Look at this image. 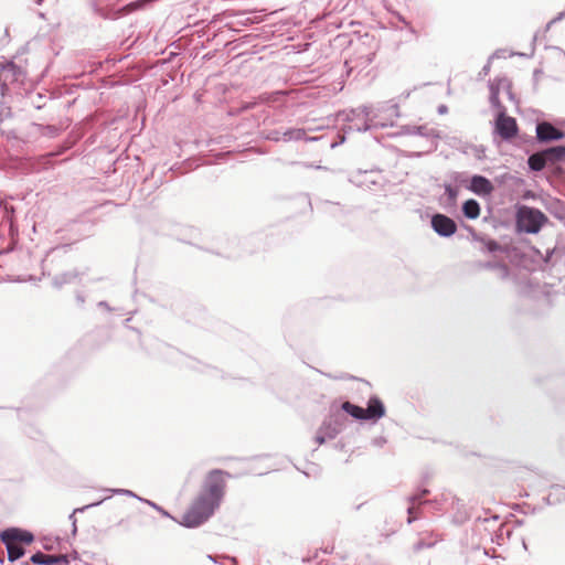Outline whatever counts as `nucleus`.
Returning <instances> with one entry per match:
<instances>
[{
    "mask_svg": "<svg viewBox=\"0 0 565 565\" xmlns=\"http://www.w3.org/2000/svg\"><path fill=\"white\" fill-rule=\"evenodd\" d=\"M536 137L541 142H550L563 139L564 132L551 122L542 121L536 125Z\"/></svg>",
    "mask_w": 565,
    "mask_h": 565,
    "instance_id": "6e6552de",
    "label": "nucleus"
},
{
    "mask_svg": "<svg viewBox=\"0 0 565 565\" xmlns=\"http://www.w3.org/2000/svg\"><path fill=\"white\" fill-rule=\"evenodd\" d=\"M55 559H56V565L62 564V563H65V564L68 563V558L66 555H55Z\"/></svg>",
    "mask_w": 565,
    "mask_h": 565,
    "instance_id": "f704fd0d",
    "label": "nucleus"
},
{
    "mask_svg": "<svg viewBox=\"0 0 565 565\" xmlns=\"http://www.w3.org/2000/svg\"><path fill=\"white\" fill-rule=\"evenodd\" d=\"M373 174H374L373 172H366V171H365L364 173H362V174H360V175H359V177H363L364 179H363V180H360V181H356V184H358V185H361V186H362V185H366V186H369V184H375V183H376V180L372 178V177H373Z\"/></svg>",
    "mask_w": 565,
    "mask_h": 565,
    "instance_id": "a878e982",
    "label": "nucleus"
},
{
    "mask_svg": "<svg viewBox=\"0 0 565 565\" xmlns=\"http://www.w3.org/2000/svg\"><path fill=\"white\" fill-rule=\"evenodd\" d=\"M547 162L548 161H547L546 156L544 154V151L533 153L527 159L529 168L532 171H536V172L542 171L545 168Z\"/></svg>",
    "mask_w": 565,
    "mask_h": 565,
    "instance_id": "f8f14e48",
    "label": "nucleus"
},
{
    "mask_svg": "<svg viewBox=\"0 0 565 565\" xmlns=\"http://www.w3.org/2000/svg\"><path fill=\"white\" fill-rule=\"evenodd\" d=\"M15 74H17V66L12 63V70L8 74L3 75V78H2L6 88L8 87L9 83H11L15 79Z\"/></svg>",
    "mask_w": 565,
    "mask_h": 565,
    "instance_id": "cd10ccee",
    "label": "nucleus"
},
{
    "mask_svg": "<svg viewBox=\"0 0 565 565\" xmlns=\"http://www.w3.org/2000/svg\"><path fill=\"white\" fill-rule=\"evenodd\" d=\"M495 84L498 87V95L500 94L501 90H503L508 95L509 99H511V100L514 99V95L512 93V84L508 77H505V76L497 77L489 83V85H495Z\"/></svg>",
    "mask_w": 565,
    "mask_h": 565,
    "instance_id": "dca6fc26",
    "label": "nucleus"
},
{
    "mask_svg": "<svg viewBox=\"0 0 565 565\" xmlns=\"http://www.w3.org/2000/svg\"><path fill=\"white\" fill-rule=\"evenodd\" d=\"M364 411L365 419H380L385 415L384 404L376 396L369 399L367 407Z\"/></svg>",
    "mask_w": 565,
    "mask_h": 565,
    "instance_id": "9d476101",
    "label": "nucleus"
},
{
    "mask_svg": "<svg viewBox=\"0 0 565 565\" xmlns=\"http://www.w3.org/2000/svg\"><path fill=\"white\" fill-rule=\"evenodd\" d=\"M462 212L467 218L476 220L480 215V205L473 199L467 200L462 204Z\"/></svg>",
    "mask_w": 565,
    "mask_h": 565,
    "instance_id": "2eb2a0df",
    "label": "nucleus"
},
{
    "mask_svg": "<svg viewBox=\"0 0 565 565\" xmlns=\"http://www.w3.org/2000/svg\"><path fill=\"white\" fill-rule=\"evenodd\" d=\"M447 110H448V108H447V106H446V105H440V106L438 107V113H439V114H446V113H447Z\"/></svg>",
    "mask_w": 565,
    "mask_h": 565,
    "instance_id": "c9c22d12",
    "label": "nucleus"
},
{
    "mask_svg": "<svg viewBox=\"0 0 565 565\" xmlns=\"http://www.w3.org/2000/svg\"><path fill=\"white\" fill-rule=\"evenodd\" d=\"M489 269H493L497 271L498 276L502 279L507 278L509 276V267L505 264L502 263H487L484 265Z\"/></svg>",
    "mask_w": 565,
    "mask_h": 565,
    "instance_id": "412c9836",
    "label": "nucleus"
},
{
    "mask_svg": "<svg viewBox=\"0 0 565 565\" xmlns=\"http://www.w3.org/2000/svg\"><path fill=\"white\" fill-rule=\"evenodd\" d=\"M379 111L386 114V117H385L386 121L377 120L379 115H376V114L373 115L371 108L364 106L363 107V113L365 115L364 125L359 126V125L354 124V125H351L349 127V129H354L356 131L364 132V131L370 130L373 127H377V126L385 127L387 125H393V120L399 117L398 105L395 103H392V102H387V103L383 104L379 108Z\"/></svg>",
    "mask_w": 565,
    "mask_h": 565,
    "instance_id": "7ed1b4c3",
    "label": "nucleus"
},
{
    "mask_svg": "<svg viewBox=\"0 0 565 565\" xmlns=\"http://www.w3.org/2000/svg\"><path fill=\"white\" fill-rule=\"evenodd\" d=\"M98 306H99V307H103V308H105V309H107V310H109V309H110V308H109V306H108V303H107L106 301H100V302H98Z\"/></svg>",
    "mask_w": 565,
    "mask_h": 565,
    "instance_id": "58836bf2",
    "label": "nucleus"
},
{
    "mask_svg": "<svg viewBox=\"0 0 565 565\" xmlns=\"http://www.w3.org/2000/svg\"><path fill=\"white\" fill-rule=\"evenodd\" d=\"M361 60H362V61H361V64H362V65H364V66H366V65H369V64H371V63H372V61H373V54H367L366 56H362V57H361Z\"/></svg>",
    "mask_w": 565,
    "mask_h": 565,
    "instance_id": "72a5a7b5",
    "label": "nucleus"
},
{
    "mask_svg": "<svg viewBox=\"0 0 565 565\" xmlns=\"http://www.w3.org/2000/svg\"><path fill=\"white\" fill-rule=\"evenodd\" d=\"M105 499H102V500H98L96 502H93V503H89V504H86L82 508H77L73 511V513L70 515V520L72 521L73 523V532H76V519L74 518V515L78 512H84L85 510L89 509V508H93V507H97L99 505L100 503H103Z\"/></svg>",
    "mask_w": 565,
    "mask_h": 565,
    "instance_id": "4be33fe9",
    "label": "nucleus"
},
{
    "mask_svg": "<svg viewBox=\"0 0 565 565\" xmlns=\"http://www.w3.org/2000/svg\"><path fill=\"white\" fill-rule=\"evenodd\" d=\"M384 443H385L384 438H379V439L374 440V445L380 446V447L383 446Z\"/></svg>",
    "mask_w": 565,
    "mask_h": 565,
    "instance_id": "e433bc0d",
    "label": "nucleus"
},
{
    "mask_svg": "<svg viewBox=\"0 0 565 565\" xmlns=\"http://www.w3.org/2000/svg\"><path fill=\"white\" fill-rule=\"evenodd\" d=\"M489 89H490V104H491L492 108L497 109L498 113H501V110L507 113L505 107L501 104V102L499 99L497 84L489 85Z\"/></svg>",
    "mask_w": 565,
    "mask_h": 565,
    "instance_id": "aec40b11",
    "label": "nucleus"
},
{
    "mask_svg": "<svg viewBox=\"0 0 565 565\" xmlns=\"http://www.w3.org/2000/svg\"><path fill=\"white\" fill-rule=\"evenodd\" d=\"M30 561L36 565H56L55 555H49L42 552L33 554Z\"/></svg>",
    "mask_w": 565,
    "mask_h": 565,
    "instance_id": "a211bd4d",
    "label": "nucleus"
},
{
    "mask_svg": "<svg viewBox=\"0 0 565 565\" xmlns=\"http://www.w3.org/2000/svg\"><path fill=\"white\" fill-rule=\"evenodd\" d=\"M76 299H77V301H78L81 305H83V303H84V301H85V298H84V296H83L82 294H77V295H76Z\"/></svg>",
    "mask_w": 565,
    "mask_h": 565,
    "instance_id": "4c0bfd02",
    "label": "nucleus"
},
{
    "mask_svg": "<svg viewBox=\"0 0 565 565\" xmlns=\"http://www.w3.org/2000/svg\"><path fill=\"white\" fill-rule=\"evenodd\" d=\"M547 217L537 209L522 205L516 212V227L520 232L536 234L540 232Z\"/></svg>",
    "mask_w": 565,
    "mask_h": 565,
    "instance_id": "20e7f679",
    "label": "nucleus"
},
{
    "mask_svg": "<svg viewBox=\"0 0 565 565\" xmlns=\"http://www.w3.org/2000/svg\"><path fill=\"white\" fill-rule=\"evenodd\" d=\"M105 492L115 493V494H122L128 495L132 498H137L138 500H141V498L137 497L132 491L126 490V489H104Z\"/></svg>",
    "mask_w": 565,
    "mask_h": 565,
    "instance_id": "bb28decb",
    "label": "nucleus"
},
{
    "mask_svg": "<svg viewBox=\"0 0 565 565\" xmlns=\"http://www.w3.org/2000/svg\"><path fill=\"white\" fill-rule=\"evenodd\" d=\"M470 191L479 196H488L490 195L494 186L489 179L483 175H472L470 179V185L468 186Z\"/></svg>",
    "mask_w": 565,
    "mask_h": 565,
    "instance_id": "1a4fd4ad",
    "label": "nucleus"
},
{
    "mask_svg": "<svg viewBox=\"0 0 565 565\" xmlns=\"http://www.w3.org/2000/svg\"><path fill=\"white\" fill-rule=\"evenodd\" d=\"M266 139L273 140V141H280V140H282V131L277 130V129L270 130L267 132Z\"/></svg>",
    "mask_w": 565,
    "mask_h": 565,
    "instance_id": "c85d7f7f",
    "label": "nucleus"
},
{
    "mask_svg": "<svg viewBox=\"0 0 565 565\" xmlns=\"http://www.w3.org/2000/svg\"><path fill=\"white\" fill-rule=\"evenodd\" d=\"M341 411L343 414H349L355 419H365V411L364 408L352 404L351 402H344L341 405Z\"/></svg>",
    "mask_w": 565,
    "mask_h": 565,
    "instance_id": "f3484780",
    "label": "nucleus"
},
{
    "mask_svg": "<svg viewBox=\"0 0 565 565\" xmlns=\"http://www.w3.org/2000/svg\"><path fill=\"white\" fill-rule=\"evenodd\" d=\"M307 130L303 128H289L282 131V141H298V140H307V141H316L317 137L307 138Z\"/></svg>",
    "mask_w": 565,
    "mask_h": 565,
    "instance_id": "9b49d317",
    "label": "nucleus"
},
{
    "mask_svg": "<svg viewBox=\"0 0 565 565\" xmlns=\"http://www.w3.org/2000/svg\"><path fill=\"white\" fill-rule=\"evenodd\" d=\"M12 70V62L7 63L0 67V94L4 95L6 93V86L3 84V75L8 74Z\"/></svg>",
    "mask_w": 565,
    "mask_h": 565,
    "instance_id": "b1692460",
    "label": "nucleus"
},
{
    "mask_svg": "<svg viewBox=\"0 0 565 565\" xmlns=\"http://www.w3.org/2000/svg\"><path fill=\"white\" fill-rule=\"evenodd\" d=\"M349 423L345 414L337 409L323 420L319 427L316 441L322 445L327 439L335 438L341 431H343Z\"/></svg>",
    "mask_w": 565,
    "mask_h": 565,
    "instance_id": "39448f33",
    "label": "nucleus"
},
{
    "mask_svg": "<svg viewBox=\"0 0 565 565\" xmlns=\"http://www.w3.org/2000/svg\"><path fill=\"white\" fill-rule=\"evenodd\" d=\"M426 494H428V490L427 489H423L419 493H416V494H413L411 497H408V502L411 503V505L407 508V513H408V518H407V523L408 524H412L414 522V520L417 519V516L414 515L415 513V507L414 504L415 503H422V498L425 497Z\"/></svg>",
    "mask_w": 565,
    "mask_h": 565,
    "instance_id": "ddd939ff",
    "label": "nucleus"
},
{
    "mask_svg": "<svg viewBox=\"0 0 565 565\" xmlns=\"http://www.w3.org/2000/svg\"><path fill=\"white\" fill-rule=\"evenodd\" d=\"M434 545V543H425L424 541H418L415 545H414V551L415 552H419L420 550L425 548V547H431Z\"/></svg>",
    "mask_w": 565,
    "mask_h": 565,
    "instance_id": "7c9ffc66",
    "label": "nucleus"
},
{
    "mask_svg": "<svg viewBox=\"0 0 565 565\" xmlns=\"http://www.w3.org/2000/svg\"><path fill=\"white\" fill-rule=\"evenodd\" d=\"M0 539L7 547L8 559L13 563L21 558L25 553L22 543L31 544L34 540V536L29 531L18 527H10L1 532Z\"/></svg>",
    "mask_w": 565,
    "mask_h": 565,
    "instance_id": "f03ea898",
    "label": "nucleus"
},
{
    "mask_svg": "<svg viewBox=\"0 0 565 565\" xmlns=\"http://www.w3.org/2000/svg\"><path fill=\"white\" fill-rule=\"evenodd\" d=\"M4 210H6L7 213H9V212L13 213L14 212V209L12 206L9 207L7 204L4 205Z\"/></svg>",
    "mask_w": 565,
    "mask_h": 565,
    "instance_id": "a19ab883",
    "label": "nucleus"
},
{
    "mask_svg": "<svg viewBox=\"0 0 565 565\" xmlns=\"http://www.w3.org/2000/svg\"><path fill=\"white\" fill-rule=\"evenodd\" d=\"M225 488L224 471L220 469L210 471L200 493L183 514L182 524L186 527H196L206 522L220 507Z\"/></svg>",
    "mask_w": 565,
    "mask_h": 565,
    "instance_id": "f257e3e1",
    "label": "nucleus"
},
{
    "mask_svg": "<svg viewBox=\"0 0 565 565\" xmlns=\"http://www.w3.org/2000/svg\"><path fill=\"white\" fill-rule=\"evenodd\" d=\"M404 134L428 136L427 128L425 126H406L403 128Z\"/></svg>",
    "mask_w": 565,
    "mask_h": 565,
    "instance_id": "5701e85b",
    "label": "nucleus"
},
{
    "mask_svg": "<svg viewBox=\"0 0 565 565\" xmlns=\"http://www.w3.org/2000/svg\"><path fill=\"white\" fill-rule=\"evenodd\" d=\"M352 63V61H345V66L349 68L348 70V74H350V72L352 71V66H350V64Z\"/></svg>",
    "mask_w": 565,
    "mask_h": 565,
    "instance_id": "ea45409f",
    "label": "nucleus"
},
{
    "mask_svg": "<svg viewBox=\"0 0 565 565\" xmlns=\"http://www.w3.org/2000/svg\"><path fill=\"white\" fill-rule=\"evenodd\" d=\"M431 227L441 237H450L457 231L456 222L445 214H435L431 217Z\"/></svg>",
    "mask_w": 565,
    "mask_h": 565,
    "instance_id": "0eeeda50",
    "label": "nucleus"
},
{
    "mask_svg": "<svg viewBox=\"0 0 565 565\" xmlns=\"http://www.w3.org/2000/svg\"><path fill=\"white\" fill-rule=\"evenodd\" d=\"M486 248L490 253L502 250V247L495 241H493V239L487 241Z\"/></svg>",
    "mask_w": 565,
    "mask_h": 565,
    "instance_id": "c756f323",
    "label": "nucleus"
},
{
    "mask_svg": "<svg viewBox=\"0 0 565 565\" xmlns=\"http://www.w3.org/2000/svg\"><path fill=\"white\" fill-rule=\"evenodd\" d=\"M495 56H499L498 53H494L488 61V63L482 67V71L480 73V75H487L489 72H490V67H491V58L495 57Z\"/></svg>",
    "mask_w": 565,
    "mask_h": 565,
    "instance_id": "473e14b6",
    "label": "nucleus"
},
{
    "mask_svg": "<svg viewBox=\"0 0 565 565\" xmlns=\"http://www.w3.org/2000/svg\"><path fill=\"white\" fill-rule=\"evenodd\" d=\"M543 151L550 163L559 162L565 159V146H554Z\"/></svg>",
    "mask_w": 565,
    "mask_h": 565,
    "instance_id": "4468645a",
    "label": "nucleus"
},
{
    "mask_svg": "<svg viewBox=\"0 0 565 565\" xmlns=\"http://www.w3.org/2000/svg\"><path fill=\"white\" fill-rule=\"evenodd\" d=\"M445 194L450 202H455L459 194V189L457 186H452L451 184H445Z\"/></svg>",
    "mask_w": 565,
    "mask_h": 565,
    "instance_id": "393cba45",
    "label": "nucleus"
},
{
    "mask_svg": "<svg viewBox=\"0 0 565 565\" xmlns=\"http://www.w3.org/2000/svg\"><path fill=\"white\" fill-rule=\"evenodd\" d=\"M76 277L77 273L75 271L63 273L53 278V286L61 288L63 285L72 282Z\"/></svg>",
    "mask_w": 565,
    "mask_h": 565,
    "instance_id": "6ab92c4d",
    "label": "nucleus"
},
{
    "mask_svg": "<svg viewBox=\"0 0 565 565\" xmlns=\"http://www.w3.org/2000/svg\"><path fill=\"white\" fill-rule=\"evenodd\" d=\"M143 501L146 503H148L150 507H152L153 509H156L157 511H159L162 515L170 516L169 513L167 511H164L161 507H159L157 503L151 502L149 500H143Z\"/></svg>",
    "mask_w": 565,
    "mask_h": 565,
    "instance_id": "2f4dec72",
    "label": "nucleus"
},
{
    "mask_svg": "<svg viewBox=\"0 0 565 565\" xmlns=\"http://www.w3.org/2000/svg\"><path fill=\"white\" fill-rule=\"evenodd\" d=\"M494 130L502 139L510 140L516 136L519 129L516 120L501 110L497 115Z\"/></svg>",
    "mask_w": 565,
    "mask_h": 565,
    "instance_id": "423d86ee",
    "label": "nucleus"
},
{
    "mask_svg": "<svg viewBox=\"0 0 565 565\" xmlns=\"http://www.w3.org/2000/svg\"><path fill=\"white\" fill-rule=\"evenodd\" d=\"M227 559H230L231 562H235L234 557H227Z\"/></svg>",
    "mask_w": 565,
    "mask_h": 565,
    "instance_id": "79ce46f5",
    "label": "nucleus"
}]
</instances>
